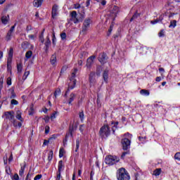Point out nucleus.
Returning <instances> with one entry per match:
<instances>
[{"label": "nucleus", "mask_w": 180, "mask_h": 180, "mask_svg": "<svg viewBox=\"0 0 180 180\" xmlns=\"http://www.w3.org/2000/svg\"><path fill=\"white\" fill-rule=\"evenodd\" d=\"M98 134L101 139H106L110 134V128L109 125H103L100 128Z\"/></svg>", "instance_id": "nucleus-1"}, {"label": "nucleus", "mask_w": 180, "mask_h": 180, "mask_svg": "<svg viewBox=\"0 0 180 180\" xmlns=\"http://www.w3.org/2000/svg\"><path fill=\"white\" fill-rule=\"evenodd\" d=\"M117 179L130 180V175H129V172H127L124 168H120L118 169Z\"/></svg>", "instance_id": "nucleus-2"}, {"label": "nucleus", "mask_w": 180, "mask_h": 180, "mask_svg": "<svg viewBox=\"0 0 180 180\" xmlns=\"http://www.w3.org/2000/svg\"><path fill=\"white\" fill-rule=\"evenodd\" d=\"M78 72V69H75L74 72L72 73V77L70 78V82L68 84V89H74L77 84V80L75 79V75Z\"/></svg>", "instance_id": "nucleus-3"}, {"label": "nucleus", "mask_w": 180, "mask_h": 180, "mask_svg": "<svg viewBox=\"0 0 180 180\" xmlns=\"http://www.w3.org/2000/svg\"><path fill=\"white\" fill-rule=\"evenodd\" d=\"M120 159L116 156L108 155L105 158V162L107 165H113L116 162H119Z\"/></svg>", "instance_id": "nucleus-4"}, {"label": "nucleus", "mask_w": 180, "mask_h": 180, "mask_svg": "<svg viewBox=\"0 0 180 180\" xmlns=\"http://www.w3.org/2000/svg\"><path fill=\"white\" fill-rule=\"evenodd\" d=\"M70 22H72L75 24L79 23V22H81V19L78 18V14H77V11H73L70 13Z\"/></svg>", "instance_id": "nucleus-5"}, {"label": "nucleus", "mask_w": 180, "mask_h": 180, "mask_svg": "<svg viewBox=\"0 0 180 180\" xmlns=\"http://www.w3.org/2000/svg\"><path fill=\"white\" fill-rule=\"evenodd\" d=\"M90 25H91V19L87 18L84 20L82 27V33H83L84 34H86V32H88V30L89 29Z\"/></svg>", "instance_id": "nucleus-6"}, {"label": "nucleus", "mask_w": 180, "mask_h": 180, "mask_svg": "<svg viewBox=\"0 0 180 180\" xmlns=\"http://www.w3.org/2000/svg\"><path fill=\"white\" fill-rule=\"evenodd\" d=\"M122 148L123 150H129V148H130V140H129V139L127 138H124L123 139H122Z\"/></svg>", "instance_id": "nucleus-7"}, {"label": "nucleus", "mask_w": 180, "mask_h": 180, "mask_svg": "<svg viewBox=\"0 0 180 180\" xmlns=\"http://www.w3.org/2000/svg\"><path fill=\"white\" fill-rule=\"evenodd\" d=\"M95 58H96V56H91L88 58L86 63V67L89 69H91V67H92L94 63H95Z\"/></svg>", "instance_id": "nucleus-8"}, {"label": "nucleus", "mask_w": 180, "mask_h": 180, "mask_svg": "<svg viewBox=\"0 0 180 180\" xmlns=\"http://www.w3.org/2000/svg\"><path fill=\"white\" fill-rule=\"evenodd\" d=\"M89 81L90 83L91 86L95 85L96 82V79H95V72H91L89 76Z\"/></svg>", "instance_id": "nucleus-9"}, {"label": "nucleus", "mask_w": 180, "mask_h": 180, "mask_svg": "<svg viewBox=\"0 0 180 180\" xmlns=\"http://www.w3.org/2000/svg\"><path fill=\"white\" fill-rule=\"evenodd\" d=\"M22 70H23V65L22 63H18L17 64V71L18 74V80L22 81V76L20 74H22Z\"/></svg>", "instance_id": "nucleus-10"}, {"label": "nucleus", "mask_w": 180, "mask_h": 180, "mask_svg": "<svg viewBox=\"0 0 180 180\" xmlns=\"http://www.w3.org/2000/svg\"><path fill=\"white\" fill-rule=\"evenodd\" d=\"M98 61L101 64H105L108 61V56L105 53H101L98 57Z\"/></svg>", "instance_id": "nucleus-11"}, {"label": "nucleus", "mask_w": 180, "mask_h": 180, "mask_svg": "<svg viewBox=\"0 0 180 180\" xmlns=\"http://www.w3.org/2000/svg\"><path fill=\"white\" fill-rule=\"evenodd\" d=\"M58 6L57 4H54L52 7V18L53 19H56L58 15Z\"/></svg>", "instance_id": "nucleus-12"}, {"label": "nucleus", "mask_w": 180, "mask_h": 180, "mask_svg": "<svg viewBox=\"0 0 180 180\" xmlns=\"http://www.w3.org/2000/svg\"><path fill=\"white\" fill-rule=\"evenodd\" d=\"M5 116L6 119L11 120V122L15 119V113L13 112H6Z\"/></svg>", "instance_id": "nucleus-13"}, {"label": "nucleus", "mask_w": 180, "mask_h": 180, "mask_svg": "<svg viewBox=\"0 0 180 180\" xmlns=\"http://www.w3.org/2000/svg\"><path fill=\"white\" fill-rule=\"evenodd\" d=\"M77 96V94H74V93H72L70 95V97H69V101H68V104L69 105H72V102H74V100L75 99Z\"/></svg>", "instance_id": "nucleus-14"}, {"label": "nucleus", "mask_w": 180, "mask_h": 180, "mask_svg": "<svg viewBox=\"0 0 180 180\" xmlns=\"http://www.w3.org/2000/svg\"><path fill=\"white\" fill-rule=\"evenodd\" d=\"M41 4H43V0H34L33 5L35 8H39L41 6Z\"/></svg>", "instance_id": "nucleus-15"}, {"label": "nucleus", "mask_w": 180, "mask_h": 180, "mask_svg": "<svg viewBox=\"0 0 180 180\" xmlns=\"http://www.w3.org/2000/svg\"><path fill=\"white\" fill-rule=\"evenodd\" d=\"M15 117H16V119L20 120V122H23V118L22 117V112H20V110H18L16 112Z\"/></svg>", "instance_id": "nucleus-16"}, {"label": "nucleus", "mask_w": 180, "mask_h": 180, "mask_svg": "<svg viewBox=\"0 0 180 180\" xmlns=\"http://www.w3.org/2000/svg\"><path fill=\"white\" fill-rule=\"evenodd\" d=\"M109 70H104L103 73V78L105 82H108Z\"/></svg>", "instance_id": "nucleus-17"}, {"label": "nucleus", "mask_w": 180, "mask_h": 180, "mask_svg": "<svg viewBox=\"0 0 180 180\" xmlns=\"http://www.w3.org/2000/svg\"><path fill=\"white\" fill-rule=\"evenodd\" d=\"M13 30H15V26L11 27L10 30L7 34V39L8 40H11V36H12V33H13Z\"/></svg>", "instance_id": "nucleus-18"}, {"label": "nucleus", "mask_w": 180, "mask_h": 180, "mask_svg": "<svg viewBox=\"0 0 180 180\" xmlns=\"http://www.w3.org/2000/svg\"><path fill=\"white\" fill-rule=\"evenodd\" d=\"M30 74V71H26L25 72L23 76H22V79H21V81H20V82H23L24 81H26L27 77H29V75Z\"/></svg>", "instance_id": "nucleus-19"}, {"label": "nucleus", "mask_w": 180, "mask_h": 180, "mask_svg": "<svg viewBox=\"0 0 180 180\" xmlns=\"http://www.w3.org/2000/svg\"><path fill=\"white\" fill-rule=\"evenodd\" d=\"M141 95H143L144 96H148L150 95V91L146 89H141L140 91Z\"/></svg>", "instance_id": "nucleus-20"}, {"label": "nucleus", "mask_w": 180, "mask_h": 180, "mask_svg": "<svg viewBox=\"0 0 180 180\" xmlns=\"http://www.w3.org/2000/svg\"><path fill=\"white\" fill-rule=\"evenodd\" d=\"M56 63H57V56L56 55H52V56L51 57V64H52V65H54Z\"/></svg>", "instance_id": "nucleus-21"}, {"label": "nucleus", "mask_w": 180, "mask_h": 180, "mask_svg": "<svg viewBox=\"0 0 180 180\" xmlns=\"http://www.w3.org/2000/svg\"><path fill=\"white\" fill-rule=\"evenodd\" d=\"M8 19H9V15L2 16L1 17V22H2V23H4V25H6V23H8Z\"/></svg>", "instance_id": "nucleus-22"}, {"label": "nucleus", "mask_w": 180, "mask_h": 180, "mask_svg": "<svg viewBox=\"0 0 180 180\" xmlns=\"http://www.w3.org/2000/svg\"><path fill=\"white\" fill-rule=\"evenodd\" d=\"M63 167L64 166L63 165V160H60L58 162V172L61 173V170L63 169Z\"/></svg>", "instance_id": "nucleus-23"}, {"label": "nucleus", "mask_w": 180, "mask_h": 180, "mask_svg": "<svg viewBox=\"0 0 180 180\" xmlns=\"http://www.w3.org/2000/svg\"><path fill=\"white\" fill-rule=\"evenodd\" d=\"M51 44V41H50V38L49 37H47V40L45 42V46L46 47V50L49 49V47H50Z\"/></svg>", "instance_id": "nucleus-24"}, {"label": "nucleus", "mask_w": 180, "mask_h": 180, "mask_svg": "<svg viewBox=\"0 0 180 180\" xmlns=\"http://www.w3.org/2000/svg\"><path fill=\"white\" fill-rule=\"evenodd\" d=\"M160 174H161V169H156L153 172V175H155V176H158Z\"/></svg>", "instance_id": "nucleus-25"}, {"label": "nucleus", "mask_w": 180, "mask_h": 180, "mask_svg": "<svg viewBox=\"0 0 180 180\" xmlns=\"http://www.w3.org/2000/svg\"><path fill=\"white\" fill-rule=\"evenodd\" d=\"M61 94V89H57L54 92V96L55 98H57V96H60Z\"/></svg>", "instance_id": "nucleus-26"}, {"label": "nucleus", "mask_w": 180, "mask_h": 180, "mask_svg": "<svg viewBox=\"0 0 180 180\" xmlns=\"http://www.w3.org/2000/svg\"><path fill=\"white\" fill-rule=\"evenodd\" d=\"M176 26V20H173L170 22V25H169V27H175Z\"/></svg>", "instance_id": "nucleus-27"}, {"label": "nucleus", "mask_w": 180, "mask_h": 180, "mask_svg": "<svg viewBox=\"0 0 180 180\" xmlns=\"http://www.w3.org/2000/svg\"><path fill=\"white\" fill-rule=\"evenodd\" d=\"M161 20H162V18H160V19L151 20L150 23H151V25H156V23H158V22H161Z\"/></svg>", "instance_id": "nucleus-28"}, {"label": "nucleus", "mask_w": 180, "mask_h": 180, "mask_svg": "<svg viewBox=\"0 0 180 180\" xmlns=\"http://www.w3.org/2000/svg\"><path fill=\"white\" fill-rule=\"evenodd\" d=\"M112 124H114L113 127H112V131L113 133H115V131L116 130V129H117V124H119V122H112Z\"/></svg>", "instance_id": "nucleus-29"}, {"label": "nucleus", "mask_w": 180, "mask_h": 180, "mask_svg": "<svg viewBox=\"0 0 180 180\" xmlns=\"http://www.w3.org/2000/svg\"><path fill=\"white\" fill-rule=\"evenodd\" d=\"M56 33H54V32H53V33H52V43H53V46H56Z\"/></svg>", "instance_id": "nucleus-30"}, {"label": "nucleus", "mask_w": 180, "mask_h": 180, "mask_svg": "<svg viewBox=\"0 0 180 180\" xmlns=\"http://www.w3.org/2000/svg\"><path fill=\"white\" fill-rule=\"evenodd\" d=\"M48 160L49 161H51L53 160V150L49 151L48 154Z\"/></svg>", "instance_id": "nucleus-31"}, {"label": "nucleus", "mask_w": 180, "mask_h": 180, "mask_svg": "<svg viewBox=\"0 0 180 180\" xmlns=\"http://www.w3.org/2000/svg\"><path fill=\"white\" fill-rule=\"evenodd\" d=\"M32 54H33V52H32V51H28L25 53V57H26V58H30V57H32Z\"/></svg>", "instance_id": "nucleus-32"}, {"label": "nucleus", "mask_w": 180, "mask_h": 180, "mask_svg": "<svg viewBox=\"0 0 180 180\" xmlns=\"http://www.w3.org/2000/svg\"><path fill=\"white\" fill-rule=\"evenodd\" d=\"M88 56V53L84 51V52H82L79 55V58H85V57H86Z\"/></svg>", "instance_id": "nucleus-33"}, {"label": "nucleus", "mask_w": 180, "mask_h": 180, "mask_svg": "<svg viewBox=\"0 0 180 180\" xmlns=\"http://www.w3.org/2000/svg\"><path fill=\"white\" fill-rule=\"evenodd\" d=\"M59 157L61 158L62 157H64V148H61L59 150Z\"/></svg>", "instance_id": "nucleus-34"}, {"label": "nucleus", "mask_w": 180, "mask_h": 180, "mask_svg": "<svg viewBox=\"0 0 180 180\" xmlns=\"http://www.w3.org/2000/svg\"><path fill=\"white\" fill-rule=\"evenodd\" d=\"M79 139L76 140V148H75V152L77 153L78 151V148H79Z\"/></svg>", "instance_id": "nucleus-35"}, {"label": "nucleus", "mask_w": 180, "mask_h": 180, "mask_svg": "<svg viewBox=\"0 0 180 180\" xmlns=\"http://www.w3.org/2000/svg\"><path fill=\"white\" fill-rule=\"evenodd\" d=\"M118 11H119V7L115 6L112 9V13H114V15H116V13H117Z\"/></svg>", "instance_id": "nucleus-36"}, {"label": "nucleus", "mask_w": 180, "mask_h": 180, "mask_svg": "<svg viewBox=\"0 0 180 180\" xmlns=\"http://www.w3.org/2000/svg\"><path fill=\"white\" fill-rule=\"evenodd\" d=\"M137 18H139V13H136L134 14L132 18L130 19V22H133V20H134V19H137Z\"/></svg>", "instance_id": "nucleus-37"}, {"label": "nucleus", "mask_w": 180, "mask_h": 180, "mask_svg": "<svg viewBox=\"0 0 180 180\" xmlns=\"http://www.w3.org/2000/svg\"><path fill=\"white\" fill-rule=\"evenodd\" d=\"M174 159L177 160V161H180V152H178L174 155Z\"/></svg>", "instance_id": "nucleus-38"}, {"label": "nucleus", "mask_w": 180, "mask_h": 180, "mask_svg": "<svg viewBox=\"0 0 180 180\" xmlns=\"http://www.w3.org/2000/svg\"><path fill=\"white\" fill-rule=\"evenodd\" d=\"M8 57H13V48H10L9 52H8Z\"/></svg>", "instance_id": "nucleus-39"}, {"label": "nucleus", "mask_w": 180, "mask_h": 180, "mask_svg": "<svg viewBox=\"0 0 180 180\" xmlns=\"http://www.w3.org/2000/svg\"><path fill=\"white\" fill-rule=\"evenodd\" d=\"M25 173V167H22L19 172L20 176H23V174Z\"/></svg>", "instance_id": "nucleus-40"}, {"label": "nucleus", "mask_w": 180, "mask_h": 180, "mask_svg": "<svg viewBox=\"0 0 180 180\" xmlns=\"http://www.w3.org/2000/svg\"><path fill=\"white\" fill-rule=\"evenodd\" d=\"M60 37H61L62 40H65V39H67V34H65V32L61 33Z\"/></svg>", "instance_id": "nucleus-41"}, {"label": "nucleus", "mask_w": 180, "mask_h": 180, "mask_svg": "<svg viewBox=\"0 0 180 180\" xmlns=\"http://www.w3.org/2000/svg\"><path fill=\"white\" fill-rule=\"evenodd\" d=\"M11 63H12V57L8 56L7 60V66L9 67V65H11Z\"/></svg>", "instance_id": "nucleus-42"}, {"label": "nucleus", "mask_w": 180, "mask_h": 180, "mask_svg": "<svg viewBox=\"0 0 180 180\" xmlns=\"http://www.w3.org/2000/svg\"><path fill=\"white\" fill-rule=\"evenodd\" d=\"M11 99H13L16 98V94H15V91L13 90H11V96H10Z\"/></svg>", "instance_id": "nucleus-43"}, {"label": "nucleus", "mask_w": 180, "mask_h": 180, "mask_svg": "<svg viewBox=\"0 0 180 180\" xmlns=\"http://www.w3.org/2000/svg\"><path fill=\"white\" fill-rule=\"evenodd\" d=\"M50 133V127L46 126L45 127V134H49Z\"/></svg>", "instance_id": "nucleus-44"}, {"label": "nucleus", "mask_w": 180, "mask_h": 180, "mask_svg": "<svg viewBox=\"0 0 180 180\" xmlns=\"http://www.w3.org/2000/svg\"><path fill=\"white\" fill-rule=\"evenodd\" d=\"M74 129H77V126L72 125V127H70V133L71 136H72V131H74Z\"/></svg>", "instance_id": "nucleus-45"}, {"label": "nucleus", "mask_w": 180, "mask_h": 180, "mask_svg": "<svg viewBox=\"0 0 180 180\" xmlns=\"http://www.w3.org/2000/svg\"><path fill=\"white\" fill-rule=\"evenodd\" d=\"M79 117L82 122V120H84V112L82 111V112H79Z\"/></svg>", "instance_id": "nucleus-46"}, {"label": "nucleus", "mask_w": 180, "mask_h": 180, "mask_svg": "<svg viewBox=\"0 0 180 180\" xmlns=\"http://www.w3.org/2000/svg\"><path fill=\"white\" fill-rule=\"evenodd\" d=\"M11 123H13L14 127H18V121H16V120H15V119L11 121Z\"/></svg>", "instance_id": "nucleus-47"}, {"label": "nucleus", "mask_w": 180, "mask_h": 180, "mask_svg": "<svg viewBox=\"0 0 180 180\" xmlns=\"http://www.w3.org/2000/svg\"><path fill=\"white\" fill-rule=\"evenodd\" d=\"M101 66H98L97 68H96V75H101Z\"/></svg>", "instance_id": "nucleus-48"}, {"label": "nucleus", "mask_w": 180, "mask_h": 180, "mask_svg": "<svg viewBox=\"0 0 180 180\" xmlns=\"http://www.w3.org/2000/svg\"><path fill=\"white\" fill-rule=\"evenodd\" d=\"M11 105H18L19 103V102H18V101L15 100V99H12L11 101Z\"/></svg>", "instance_id": "nucleus-49"}, {"label": "nucleus", "mask_w": 180, "mask_h": 180, "mask_svg": "<svg viewBox=\"0 0 180 180\" xmlns=\"http://www.w3.org/2000/svg\"><path fill=\"white\" fill-rule=\"evenodd\" d=\"M56 115H57V112H54L53 113H52V115H51V120H54V119H56Z\"/></svg>", "instance_id": "nucleus-50"}, {"label": "nucleus", "mask_w": 180, "mask_h": 180, "mask_svg": "<svg viewBox=\"0 0 180 180\" xmlns=\"http://www.w3.org/2000/svg\"><path fill=\"white\" fill-rule=\"evenodd\" d=\"M13 180H19V175L18 174H15L12 178Z\"/></svg>", "instance_id": "nucleus-51"}, {"label": "nucleus", "mask_w": 180, "mask_h": 180, "mask_svg": "<svg viewBox=\"0 0 180 180\" xmlns=\"http://www.w3.org/2000/svg\"><path fill=\"white\" fill-rule=\"evenodd\" d=\"M146 139H147V137H146V136H144V137H143V136H139V141H142V142L146 141Z\"/></svg>", "instance_id": "nucleus-52"}, {"label": "nucleus", "mask_w": 180, "mask_h": 180, "mask_svg": "<svg viewBox=\"0 0 180 180\" xmlns=\"http://www.w3.org/2000/svg\"><path fill=\"white\" fill-rule=\"evenodd\" d=\"M7 85H12V79L11 77L7 79Z\"/></svg>", "instance_id": "nucleus-53"}, {"label": "nucleus", "mask_w": 180, "mask_h": 180, "mask_svg": "<svg viewBox=\"0 0 180 180\" xmlns=\"http://www.w3.org/2000/svg\"><path fill=\"white\" fill-rule=\"evenodd\" d=\"M39 179H41V174H38V175H37V176L34 177V180H39Z\"/></svg>", "instance_id": "nucleus-54"}, {"label": "nucleus", "mask_w": 180, "mask_h": 180, "mask_svg": "<svg viewBox=\"0 0 180 180\" xmlns=\"http://www.w3.org/2000/svg\"><path fill=\"white\" fill-rule=\"evenodd\" d=\"M164 30H162L160 32H159V37H162V36H164Z\"/></svg>", "instance_id": "nucleus-55"}, {"label": "nucleus", "mask_w": 180, "mask_h": 180, "mask_svg": "<svg viewBox=\"0 0 180 180\" xmlns=\"http://www.w3.org/2000/svg\"><path fill=\"white\" fill-rule=\"evenodd\" d=\"M74 8L75 9H79V8H81V5H79V4H76L74 5Z\"/></svg>", "instance_id": "nucleus-56"}, {"label": "nucleus", "mask_w": 180, "mask_h": 180, "mask_svg": "<svg viewBox=\"0 0 180 180\" xmlns=\"http://www.w3.org/2000/svg\"><path fill=\"white\" fill-rule=\"evenodd\" d=\"M60 179H61V173L58 172L56 176V180H60Z\"/></svg>", "instance_id": "nucleus-57"}, {"label": "nucleus", "mask_w": 180, "mask_h": 180, "mask_svg": "<svg viewBox=\"0 0 180 180\" xmlns=\"http://www.w3.org/2000/svg\"><path fill=\"white\" fill-rule=\"evenodd\" d=\"M29 115H33V107L30 108Z\"/></svg>", "instance_id": "nucleus-58"}, {"label": "nucleus", "mask_w": 180, "mask_h": 180, "mask_svg": "<svg viewBox=\"0 0 180 180\" xmlns=\"http://www.w3.org/2000/svg\"><path fill=\"white\" fill-rule=\"evenodd\" d=\"M127 154V152H124L121 155V158H122V160L124 159V157H126Z\"/></svg>", "instance_id": "nucleus-59"}, {"label": "nucleus", "mask_w": 180, "mask_h": 180, "mask_svg": "<svg viewBox=\"0 0 180 180\" xmlns=\"http://www.w3.org/2000/svg\"><path fill=\"white\" fill-rule=\"evenodd\" d=\"M101 5H103V6H105V5H106V1L105 0H102L101 1H100Z\"/></svg>", "instance_id": "nucleus-60"}, {"label": "nucleus", "mask_w": 180, "mask_h": 180, "mask_svg": "<svg viewBox=\"0 0 180 180\" xmlns=\"http://www.w3.org/2000/svg\"><path fill=\"white\" fill-rule=\"evenodd\" d=\"M79 130H80L81 133H82L84 131V125L79 126Z\"/></svg>", "instance_id": "nucleus-61"}, {"label": "nucleus", "mask_w": 180, "mask_h": 180, "mask_svg": "<svg viewBox=\"0 0 180 180\" xmlns=\"http://www.w3.org/2000/svg\"><path fill=\"white\" fill-rule=\"evenodd\" d=\"M30 30H32V27L31 26H27V29H26V31L27 32H30Z\"/></svg>", "instance_id": "nucleus-62"}, {"label": "nucleus", "mask_w": 180, "mask_h": 180, "mask_svg": "<svg viewBox=\"0 0 180 180\" xmlns=\"http://www.w3.org/2000/svg\"><path fill=\"white\" fill-rule=\"evenodd\" d=\"M155 81L157 82H160V81H161V77H157L156 79H155Z\"/></svg>", "instance_id": "nucleus-63"}, {"label": "nucleus", "mask_w": 180, "mask_h": 180, "mask_svg": "<svg viewBox=\"0 0 180 180\" xmlns=\"http://www.w3.org/2000/svg\"><path fill=\"white\" fill-rule=\"evenodd\" d=\"M32 176V174H30L29 173L27 174L25 180H29V178H30Z\"/></svg>", "instance_id": "nucleus-64"}]
</instances>
